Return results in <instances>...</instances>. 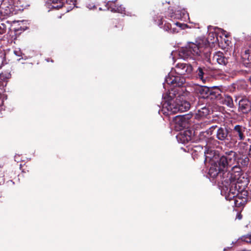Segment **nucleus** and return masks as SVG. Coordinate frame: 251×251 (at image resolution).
<instances>
[{
	"label": "nucleus",
	"mask_w": 251,
	"mask_h": 251,
	"mask_svg": "<svg viewBox=\"0 0 251 251\" xmlns=\"http://www.w3.org/2000/svg\"><path fill=\"white\" fill-rule=\"evenodd\" d=\"M204 153L205 161L210 163L208 172L210 177L225 178L226 182L230 179L242 181L241 178L244 174L239 163H236L237 154L236 152L229 151L220 154L217 151L208 149Z\"/></svg>",
	"instance_id": "obj_1"
},
{
	"label": "nucleus",
	"mask_w": 251,
	"mask_h": 251,
	"mask_svg": "<svg viewBox=\"0 0 251 251\" xmlns=\"http://www.w3.org/2000/svg\"><path fill=\"white\" fill-rule=\"evenodd\" d=\"M176 90L171 89L164 97V102L162 105L161 112L166 116H169L178 112H185L190 108V104L184 100L183 96H176Z\"/></svg>",
	"instance_id": "obj_2"
},
{
	"label": "nucleus",
	"mask_w": 251,
	"mask_h": 251,
	"mask_svg": "<svg viewBox=\"0 0 251 251\" xmlns=\"http://www.w3.org/2000/svg\"><path fill=\"white\" fill-rule=\"evenodd\" d=\"M203 46L201 43H190L179 50L180 58L186 60H194L202 54Z\"/></svg>",
	"instance_id": "obj_3"
},
{
	"label": "nucleus",
	"mask_w": 251,
	"mask_h": 251,
	"mask_svg": "<svg viewBox=\"0 0 251 251\" xmlns=\"http://www.w3.org/2000/svg\"><path fill=\"white\" fill-rule=\"evenodd\" d=\"M217 180L222 184V194H225V198L227 201H231L234 199L239 190L237 189V183L239 181L235 179H230L229 181H224L225 178H216Z\"/></svg>",
	"instance_id": "obj_4"
},
{
	"label": "nucleus",
	"mask_w": 251,
	"mask_h": 251,
	"mask_svg": "<svg viewBox=\"0 0 251 251\" xmlns=\"http://www.w3.org/2000/svg\"><path fill=\"white\" fill-rule=\"evenodd\" d=\"M246 127L242 125H236L230 129L229 141L236 143L238 141H243L246 138Z\"/></svg>",
	"instance_id": "obj_5"
},
{
	"label": "nucleus",
	"mask_w": 251,
	"mask_h": 251,
	"mask_svg": "<svg viewBox=\"0 0 251 251\" xmlns=\"http://www.w3.org/2000/svg\"><path fill=\"white\" fill-rule=\"evenodd\" d=\"M185 82V78L182 75H176L172 71L165 78V83L176 87H180Z\"/></svg>",
	"instance_id": "obj_6"
},
{
	"label": "nucleus",
	"mask_w": 251,
	"mask_h": 251,
	"mask_svg": "<svg viewBox=\"0 0 251 251\" xmlns=\"http://www.w3.org/2000/svg\"><path fill=\"white\" fill-rule=\"evenodd\" d=\"M192 71L193 67L190 64L179 63L176 65L174 72L176 75H183L189 74Z\"/></svg>",
	"instance_id": "obj_7"
},
{
	"label": "nucleus",
	"mask_w": 251,
	"mask_h": 251,
	"mask_svg": "<svg viewBox=\"0 0 251 251\" xmlns=\"http://www.w3.org/2000/svg\"><path fill=\"white\" fill-rule=\"evenodd\" d=\"M236 98L235 101L238 103L239 111L244 114H247L251 110V102L246 98Z\"/></svg>",
	"instance_id": "obj_8"
},
{
	"label": "nucleus",
	"mask_w": 251,
	"mask_h": 251,
	"mask_svg": "<svg viewBox=\"0 0 251 251\" xmlns=\"http://www.w3.org/2000/svg\"><path fill=\"white\" fill-rule=\"evenodd\" d=\"M208 76V69L205 67H199L194 72V77L196 79L201 80L205 83Z\"/></svg>",
	"instance_id": "obj_9"
},
{
	"label": "nucleus",
	"mask_w": 251,
	"mask_h": 251,
	"mask_svg": "<svg viewBox=\"0 0 251 251\" xmlns=\"http://www.w3.org/2000/svg\"><path fill=\"white\" fill-rule=\"evenodd\" d=\"M12 0H3L0 4V12L5 15H9L13 12Z\"/></svg>",
	"instance_id": "obj_10"
},
{
	"label": "nucleus",
	"mask_w": 251,
	"mask_h": 251,
	"mask_svg": "<svg viewBox=\"0 0 251 251\" xmlns=\"http://www.w3.org/2000/svg\"><path fill=\"white\" fill-rule=\"evenodd\" d=\"M229 58L226 57L225 54L220 51L216 52L213 56L212 61L217 62L220 65L226 66L228 63Z\"/></svg>",
	"instance_id": "obj_11"
},
{
	"label": "nucleus",
	"mask_w": 251,
	"mask_h": 251,
	"mask_svg": "<svg viewBox=\"0 0 251 251\" xmlns=\"http://www.w3.org/2000/svg\"><path fill=\"white\" fill-rule=\"evenodd\" d=\"M230 129L226 128L219 127L216 132L217 138L221 141H229Z\"/></svg>",
	"instance_id": "obj_12"
},
{
	"label": "nucleus",
	"mask_w": 251,
	"mask_h": 251,
	"mask_svg": "<svg viewBox=\"0 0 251 251\" xmlns=\"http://www.w3.org/2000/svg\"><path fill=\"white\" fill-rule=\"evenodd\" d=\"M105 6L108 10L112 12L119 13L122 12L124 8L122 5L118 3L117 0L116 1H108Z\"/></svg>",
	"instance_id": "obj_13"
},
{
	"label": "nucleus",
	"mask_w": 251,
	"mask_h": 251,
	"mask_svg": "<svg viewBox=\"0 0 251 251\" xmlns=\"http://www.w3.org/2000/svg\"><path fill=\"white\" fill-rule=\"evenodd\" d=\"M210 88L204 86H198L195 88V91L199 97L207 99Z\"/></svg>",
	"instance_id": "obj_14"
},
{
	"label": "nucleus",
	"mask_w": 251,
	"mask_h": 251,
	"mask_svg": "<svg viewBox=\"0 0 251 251\" xmlns=\"http://www.w3.org/2000/svg\"><path fill=\"white\" fill-rule=\"evenodd\" d=\"M222 98V96L221 95V91L219 89L217 88H210L207 99L212 100H221Z\"/></svg>",
	"instance_id": "obj_15"
},
{
	"label": "nucleus",
	"mask_w": 251,
	"mask_h": 251,
	"mask_svg": "<svg viewBox=\"0 0 251 251\" xmlns=\"http://www.w3.org/2000/svg\"><path fill=\"white\" fill-rule=\"evenodd\" d=\"M161 25H163L162 26H161V27L163 28L164 30L166 31L171 33H175L176 32L175 28L172 27V25L163 18L160 19V23H159V25L160 26Z\"/></svg>",
	"instance_id": "obj_16"
},
{
	"label": "nucleus",
	"mask_w": 251,
	"mask_h": 251,
	"mask_svg": "<svg viewBox=\"0 0 251 251\" xmlns=\"http://www.w3.org/2000/svg\"><path fill=\"white\" fill-rule=\"evenodd\" d=\"M242 57L247 66L251 68V45L248 50L245 51L244 53L242 55Z\"/></svg>",
	"instance_id": "obj_17"
},
{
	"label": "nucleus",
	"mask_w": 251,
	"mask_h": 251,
	"mask_svg": "<svg viewBox=\"0 0 251 251\" xmlns=\"http://www.w3.org/2000/svg\"><path fill=\"white\" fill-rule=\"evenodd\" d=\"M46 2L51 4V9L58 10L63 7L62 0H46Z\"/></svg>",
	"instance_id": "obj_18"
},
{
	"label": "nucleus",
	"mask_w": 251,
	"mask_h": 251,
	"mask_svg": "<svg viewBox=\"0 0 251 251\" xmlns=\"http://www.w3.org/2000/svg\"><path fill=\"white\" fill-rule=\"evenodd\" d=\"M76 0H64V7L66 8L68 12L75 7Z\"/></svg>",
	"instance_id": "obj_19"
},
{
	"label": "nucleus",
	"mask_w": 251,
	"mask_h": 251,
	"mask_svg": "<svg viewBox=\"0 0 251 251\" xmlns=\"http://www.w3.org/2000/svg\"><path fill=\"white\" fill-rule=\"evenodd\" d=\"M236 197L244 199V200L245 199L247 201L251 200V196L249 195V192L246 190H243L239 191Z\"/></svg>",
	"instance_id": "obj_20"
},
{
	"label": "nucleus",
	"mask_w": 251,
	"mask_h": 251,
	"mask_svg": "<svg viewBox=\"0 0 251 251\" xmlns=\"http://www.w3.org/2000/svg\"><path fill=\"white\" fill-rule=\"evenodd\" d=\"M223 100L222 101L223 103L230 108H233L234 106L233 101L232 98L228 96L225 95L224 98L222 97Z\"/></svg>",
	"instance_id": "obj_21"
},
{
	"label": "nucleus",
	"mask_w": 251,
	"mask_h": 251,
	"mask_svg": "<svg viewBox=\"0 0 251 251\" xmlns=\"http://www.w3.org/2000/svg\"><path fill=\"white\" fill-rule=\"evenodd\" d=\"M181 116H177L176 117L175 119V122L176 124V125L179 126V129H181L182 128H185L187 126V124L185 122V121H183V119H181Z\"/></svg>",
	"instance_id": "obj_22"
},
{
	"label": "nucleus",
	"mask_w": 251,
	"mask_h": 251,
	"mask_svg": "<svg viewBox=\"0 0 251 251\" xmlns=\"http://www.w3.org/2000/svg\"><path fill=\"white\" fill-rule=\"evenodd\" d=\"M232 200L234 201V204L236 207L243 206L247 202V200L245 199L244 200V199H240L237 197H235Z\"/></svg>",
	"instance_id": "obj_23"
},
{
	"label": "nucleus",
	"mask_w": 251,
	"mask_h": 251,
	"mask_svg": "<svg viewBox=\"0 0 251 251\" xmlns=\"http://www.w3.org/2000/svg\"><path fill=\"white\" fill-rule=\"evenodd\" d=\"M209 109L206 107H203L197 111V115L200 117H205L209 114Z\"/></svg>",
	"instance_id": "obj_24"
},
{
	"label": "nucleus",
	"mask_w": 251,
	"mask_h": 251,
	"mask_svg": "<svg viewBox=\"0 0 251 251\" xmlns=\"http://www.w3.org/2000/svg\"><path fill=\"white\" fill-rule=\"evenodd\" d=\"M249 158L248 157H242L240 158H239L238 159V160H236V163H239V165H241L243 166H247L249 163Z\"/></svg>",
	"instance_id": "obj_25"
},
{
	"label": "nucleus",
	"mask_w": 251,
	"mask_h": 251,
	"mask_svg": "<svg viewBox=\"0 0 251 251\" xmlns=\"http://www.w3.org/2000/svg\"><path fill=\"white\" fill-rule=\"evenodd\" d=\"M181 119H183V121H185V122L186 123V124L188 125V123L189 122V121L192 118V114L191 113H189L187 114L183 115H180Z\"/></svg>",
	"instance_id": "obj_26"
},
{
	"label": "nucleus",
	"mask_w": 251,
	"mask_h": 251,
	"mask_svg": "<svg viewBox=\"0 0 251 251\" xmlns=\"http://www.w3.org/2000/svg\"><path fill=\"white\" fill-rule=\"evenodd\" d=\"M241 240L247 243H251V233L243 236L241 237Z\"/></svg>",
	"instance_id": "obj_27"
},
{
	"label": "nucleus",
	"mask_w": 251,
	"mask_h": 251,
	"mask_svg": "<svg viewBox=\"0 0 251 251\" xmlns=\"http://www.w3.org/2000/svg\"><path fill=\"white\" fill-rule=\"evenodd\" d=\"M6 30V26L4 24L0 25V34H2L5 32Z\"/></svg>",
	"instance_id": "obj_28"
},
{
	"label": "nucleus",
	"mask_w": 251,
	"mask_h": 251,
	"mask_svg": "<svg viewBox=\"0 0 251 251\" xmlns=\"http://www.w3.org/2000/svg\"><path fill=\"white\" fill-rule=\"evenodd\" d=\"M174 25H176L177 26L179 27L181 29H184L185 26H186V25L184 24H181L178 22L173 23Z\"/></svg>",
	"instance_id": "obj_29"
},
{
	"label": "nucleus",
	"mask_w": 251,
	"mask_h": 251,
	"mask_svg": "<svg viewBox=\"0 0 251 251\" xmlns=\"http://www.w3.org/2000/svg\"><path fill=\"white\" fill-rule=\"evenodd\" d=\"M24 29L23 28H22L21 27L14 28V31L16 34L21 33V31H24Z\"/></svg>",
	"instance_id": "obj_30"
},
{
	"label": "nucleus",
	"mask_w": 251,
	"mask_h": 251,
	"mask_svg": "<svg viewBox=\"0 0 251 251\" xmlns=\"http://www.w3.org/2000/svg\"><path fill=\"white\" fill-rule=\"evenodd\" d=\"M238 145H239L240 147H244L245 146H247L248 144L246 142H240L238 143Z\"/></svg>",
	"instance_id": "obj_31"
},
{
	"label": "nucleus",
	"mask_w": 251,
	"mask_h": 251,
	"mask_svg": "<svg viewBox=\"0 0 251 251\" xmlns=\"http://www.w3.org/2000/svg\"><path fill=\"white\" fill-rule=\"evenodd\" d=\"M217 126H211V127L209 128V132H210V134H212V132L213 131V130L214 129H215L216 127H217Z\"/></svg>",
	"instance_id": "obj_32"
},
{
	"label": "nucleus",
	"mask_w": 251,
	"mask_h": 251,
	"mask_svg": "<svg viewBox=\"0 0 251 251\" xmlns=\"http://www.w3.org/2000/svg\"><path fill=\"white\" fill-rule=\"evenodd\" d=\"M248 156L249 157L251 158V145L250 146V148L249 149Z\"/></svg>",
	"instance_id": "obj_33"
},
{
	"label": "nucleus",
	"mask_w": 251,
	"mask_h": 251,
	"mask_svg": "<svg viewBox=\"0 0 251 251\" xmlns=\"http://www.w3.org/2000/svg\"><path fill=\"white\" fill-rule=\"evenodd\" d=\"M242 218V215L240 213H238L236 216V218H238L239 220H241Z\"/></svg>",
	"instance_id": "obj_34"
},
{
	"label": "nucleus",
	"mask_w": 251,
	"mask_h": 251,
	"mask_svg": "<svg viewBox=\"0 0 251 251\" xmlns=\"http://www.w3.org/2000/svg\"><path fill=\"white\" fill-rule=\"evenodd\" d=\"M62 13H60V14L58 15L57 16V18L58 19H61L62 18Z\"/></svg>",
	"instance_id": "obj_35"
},
{
	"label": "nucleus",
	"mask_w": 251,
	"mask_h": 251,
	"mask_svg": "<svg viewBox=\"0 0 251 251\" xmlns=\"http://www.w3.org/2000/svg\"><path fill=\"white\" fill-rule=\"evenodd\" d=\"M3 100H1V95L0 94V104H2Z\"/></svg>",
	"instance_id": "obj_36"
},
{
	"label": "nucleus",
	"mask_w": 251,
	"mask_h": 251,
	"mask_svg": "<svg viewBox=\"0 0 251 251\" xmlns=\"http://www.w3.org/2000/svg\"><path fill=\"white\" fill-rule=\"evenodd\" d=\"M249 80L250 82L251 83V75L250 76Z\"/></svg>",
	"instance_id": "obj_37"
},
{
	"label": "nucleus",
	"mask_w": 251,
	"mask_h": 251,
	"mask_svg": "<svg viewBox=\"0 0 251 251\" xmlns=\"http://www.w3.org/2000/svg\"><path fill=\"white\" fill-rule=\"evenodd\" d=\"M46 60H47V62H49L50 61V59L48 58V59H46Z\"/></svg>",
	"instance_id": "obj_38"
},
{
	"label": "nucleus",
	"mask_w": 251,
	"mask_h": 251,
	"mask_svg": "<svg viewBox=\"0 0 251 251\" xmlns=\"http://www.w3.org/2000/svg\"><path fill=\"white\" fill-rule=\"evenodd\" d=\"M164 87H166V84L165 83H164Z\"/></svg>",
	"instance_id": "obj_39"
},
{
	"label": "nucleus",
	"mask_w": 251,
	"mask_h": 251,
	"mask_svg": "<svg viewBox=\"0 0 251 251\" xmlns=\"http://www.w3.org/2000/svg\"><path fill=\"white\" fill-rule=\"evenodd\" d=\"M246 182H248V180H247V178H246Z\"/></svg>",
	"instance_id": "obj_40"
},
{
	"label": "nucleus",
	"mask_w": 251,
	"mask_h": 251,
	"mask_svg": "<svg viewBox=\"0 0 251 251\" xmlns=\"http://www.w3.org/2000/svg\"><path fill=\"white\" fill-rule=\"evenodd\" d=\"M99 9H100V10H101V8L100 7V8H99Z\"/></svg>",
	"instance_id": "obj_41"
},
{
	"label": "nucleus",
	"mask_w": 251,
	"mask_h": 251,
	"mask_svg": "<svg viewBox=\"0 0 251 251\" xmlns=\"http://www.w3.org/2000/svg\"><path fill=\"white\" fill-rule=\"evenodd\" d=\"M243 178H245V176H243Z\"/></svg>",
	"instance_id": "obj_42"
},
{
	"label": "nucleus",
	"mask_w": 251,
	"mask_h": 251,
	"mask_svg": "<svg viewBox=\"0 0 251 251\" xmlns=\"http://www.w3.org/2000/svg\"><path fill=\"white\" fill-rule=\"evenodd\" d=\"M250 193H251V191H250L249 194H250Z\"/></svg>",
	"instance_id": "obj_43"
},
{
	"label": "nucleus",
	"mask_w": 251,
	"mask_h": 251,
	"mask_svg": "<svg viewBox=\"0 0 251 251\" xmlns=\"http://www.w3.org/2000/svg\"><path fill=\"white\" fill-rule=\"evenodd\" d=\"M250 193H251V191H250L249 194H250Z\"/></svg>",
	"instance_id": "obj_44"
}]
</instances>
